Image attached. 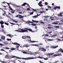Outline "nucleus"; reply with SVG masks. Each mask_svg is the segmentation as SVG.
Returning a JSON list of instances; mask_svg holds the SVG:
<instances>
[{
    "mask_svg": "<svg viewBox=\"0 0 63 63\" xmlns=\"http://www.w3.org/2000/svg\"><path fill=\"white\" fill-rule=\"evenodd\" d=\"M15 31H18V32H28V31L27 30L22 29H18V30H15Z\"/></svg>",
    "mask_w": 63,
    "mask_h": 63,
    "instance_id": "obj_1",
    "label": "nucleus"
},
{
    "mask_svg": "<svg viewBox=\"0 0 63 63\" xmlns=\"http://www.w3.org/2000/svg\"><path fill=\"white\" fill-rule=\"evenodd\" d=\"M26 37H27L28 38H26V41H31V37H30V36H26Z\"/></svg>",
    "mask_w": 63,
    "mask_h": 63,
    "instance_id": "obj_2",
    "label": "nucleus"
},
{
    "mask_svg": "<svg viewBox=\"0 0 63 63\" xmlns=\"http://www.w3.org/2000/svg\"><path fill=\"white\" fill-rule=\"evenodd\" d=\"M25 29H26V30H29V31H30V32H33V31H32V29H28L27 28H26Z\"/></svg>",
    "mask_w": 63,
    "mask_h": 63,
    "instance_id": "obj_3",
    "label": "nucleus"
},
{
    "mask_svg": "<svg viewBox=\"0 0 63 63\" xmlns=\"http://www.w3.org/2000/svg\"><path fill=\"white\" fill-rule=\"evenodd\" d=\"M58 47V46L57 45L56 46L54 47V46H52L51 47V48H57V47Z\"/></svg>",
    "mask_w": 63,
    "mask_h": 63,
    "instance_id": "obj_4",
    "label": "nucleus"
},
{
    "mask_svg": "<svg viewBox=\"0 0 63 63\" xmlns=\"http://www.w3.org/2000/svg\"><path fill=\"white\" fill-rule=\"evenodd\" d=\"M1 39L3 41H5V36H2L1 37Z\"/></svg>",
    "mask_w": 63,
    "mask_h": 63,
    "instance_id": "obj_5",
    "label": "nucleus"
},
{
    "mask_svg": "<svg viewBox=\"0 0 63 63\" xmlns=\"http://www.w3.org/2000/svg\"><path fill=\"white\" fill-rule=\"evenodd\" d=\"M32 59V58H22V59H25V60H26V59H27V60H28V59Z\"/></svg>",
    "mask_w": 63,
    "mask_h": 63,
    "instance_id": "obj_6",
    "label": "nucleus"
},
{
    "mask_svg": "<svg viewBox=\"0 0 63 63\" xmlns=\"http://www.w3.org/2000/svg\"><path fill=\"white\" fill-rule=\"evenodd\" d=\"M53 54H54V53H52L50 54H47V55H48V56H49V55H53Z\"/></svg>",
    "mask_w": 63,
    "mask_h": 63,
    "instance_id": "obj_7",
    "label": "nucleus"
},
{
    "mask_svg": "<svg viewBox=\"0 0 63 63\" xmlns=\"http://www.w3.org/2000/svg\"><path fill=\"white\" fill-rule=\"evenodd\" d=\"M0 24L1 25H3V24H4V22L3 21H0Z\"/></svg>",
    "mask_w": 63,
    "mask_h": 63,
    "instance_id": "obj_8",
    "label": "nucleus"
},
{
    "mask_svg": "<svg viewBox=\"0 0 63 63\" xmlns=\"http://www.w3.org/2000/svg\"><path fill=\"white\" fill-rule=\"evenodd\" d=\"M26 3L24 2L23 4L21 5V6H24L26 5Z\"/></svg>",
    "mask_w": 63,
    "mask_h": 63,
    "instance_id": "obj_9",
    "label": "nucleus"
},
{
    "mask_svg": "<svg viewBox=\"0 0 63 63\" xmlns=\"http://www.w3.org/2000/svg\"><path fill=\"white\" fill-rule=\"evenodd\" d=\"M32 46H36V47H38V45L37 44H32Z\"/></svg>",
    "mask_w": 63,
    "mask_h": 63,
    "instance_id": "obj_10",
    "label": "nucleus"
},
{
    "mask_svg": "<svg viewBox=\"0 0 63 63\" xmlns=\"http://www.w3.org/2000/svg\"><path fill=\"white\" fill-rule=\"evenodd\" d=\"M40 13H45V11H41L39 12Z\"/></svg>",
    "mask_w": 63,
    "mask_h": 63,
    "instance_id": "obj_11",
    "label": "nucleus"
},
{
    "mask_svg": "<svg viewBox=\"0 0 63 63\" xmlns=\"http://www.w3.org/2000/svg\"><path fill=\"white\" fill-rule=\"evenodd\" d=\"M17 57H15V58H16L15 59L16 60H17V59H21V58H20Z\"/></svg>",
    "mask_w": 63,
    "mask_h": 63,
    "instance_id": "obj_12",
    "label": "nucleus"
},
{
    "mask_svg": "<svg viewBox=\"0 0 63 63\" xmlns=\"http://www.w3.org/2000/svg\"><path fill=\"white\" fill-rule=\"evenodd\" d=\"M32 21H33V22H36L37 23H38V21H34L33 20V19L32 20Z\"/></svg>",
    "mask_w": 63,
    "mask_h": 63,
    "instance_id": "obj_13",
    "label": "nucleus"
},
{
    "mask_svg": "<svg viewBox=\"0 0 63 63\" xmlns=\"http://www.w3.org/2000/svg\"><path fill=\"white\" fill-rule=\"evenodd\" d=\"M13 44L14 45H19V46H20V45L17 43H14Z\"/></svg>",
    "mask_w": 63,
    "mask_h": 63,
    "instance_id": "obj_14",
    "label": "nucleus"
},
{
    "mask_svg": "<svg viewBox=\"0 0 63 63\" xmlns=\"http://www.w3.org/2000/svg\"><path fill=\"white\" fill-rule=\"evenodd\" d=\"M12 35H11L10 34H7V36H9L10 37V38H12V36H11Z\"/></svg>",
    "mask_w": 63,
    "mask_h": 63,
    "instance_id": "obj_15",
    "label": "nucleus"
},
{
    "mask_svg": "<svg viewBox=\"0 0 63 63\" xmlns=\"http://www.w3.org/2000/svg\"><path fill=\"white\" fill-rule=\"evenodd\" d=\"M9 9H10V10H12V11H14V10L13 9H12V8H11V6H9Z\"/></svg>",
    "mask_w": 63,
    "mask_h": 63,
    "instance_id": "obj_16",
    "label": "nucleus"
},
{
    "mask_svg": "<svg viewBox=\"0 0 63 63\" xmlns=\"http://www.w3.org/2000/svg\"><path fill=\"white\" fill-rule=\"evenodd\" d=\"M42 51H44V52H45V51H46V50L44 48H43Z\"/></svg>",
    "mask_w": 63,
    "mask_h": 63,
    "instance_id": "obj_17",
    "label": "nucleus"
},
{
    "mask_svg": "<svg viewBox=\"0 0 63 63\" xmlns=\"http://www.w3.org/2000/svg\"><path fill=\"white\" fill-rule=\"evenodd\" d=\"M28 21V23H34L33 22L30 21V20Z\"/></svg>",
    "mask_w": 63,
    "mask_h": 63,
    "instance_id": "obj_18",
    "label": "nucleus"
},
{
    "mask_svg": "<svg viewBox=\"0 0 63 63\" xmlns=\"http://www.w3.org/2000/svg\"><path fill=\"white\" fill-rule=\"evenodd\" d=\"M10 23L11 24H13L14 25H15V24H16V25H18V24L17 23V24H14V23H12L11 22H10Z\"/></svg>",
    "mask_w": 63,
    "mask_h": 63,
    "instance_id": "obj_19",
    "label": "nucleus"
},
{
    "mask_svg": "<svg viewBox=\"0 0 63 63\" xmlns=\"http://www.w3.org/2000/svg\"><path fill=\"white\" fill-rule=\"evenodd\" d=\"M43 48L40 47L39 48V49H40V50L42 51Z\"/></svg>",
    "mask_w": 63,
    "mask_h": 63,
    "instance_id": "obj_20",
    "label": "nucleus"
},
{
    "mask_svg": "<svg viewBox=\"0 0 63 63\" xmlns=\"http://www.w3.org/2000/svg\"><path fill=\"white\" fill-rule=\"evenodd\" d=\"M32 24V26H36V25H37L36 24L34 23Z\"/></svg>",
    "mask_w": 63,
    "mask_h": 63,
    "instance_id": "obj_21",
    "label": "nucleus"
},
{
    "mask_svg": "<svg viewBox=\"0 0 63 63\" xmlns=\"http://www.w3.org/2000/svg\"><path fill=\"white\" fill-rule=\"evenodd\" d=\"M60 6H57V8L58 9H60Z\"/></svg>",
    "mask_w": 63,
    "mask_h": 63,
    "instance_id": "obj_22",
    "label": "nucleus"
},
{
    "mask_svg": "<svg viewBox=\"0 0 63 63\" xmlns=\"http://www.w3.org/2000/svg\"><path fill=\"white\" fill-rule=\"evenodd\" d=\"M23 16L21 15L20 16H19V18H23Z\"/></svg>",
    "mask_w": 63,
    "mask_h": 63,
    "instance_id": "obj_23",
    "label": "nucleus"
},
{
    "mask_svg": "<svg viewBox=\"0 0 63 63\" xmlns=\"http://www.w3.org/2000/svg\"><path fill=\"white\" fill-rule=\"evenodd\" d=\"M52 24H58V23L56 22L53 23Z\"/></svg>",
    "mask_w": 63,
    "mask_h": 63,
    "instance_id": "obj_24",
    "label": "nucleus"
},
{
    "mask_svg": "<svg viewBox=\"0 0 63 63\" xmlns=\"http://www.w3.org/2000/svg\"><path fill=\"white\" fill-rule=\"evenodd\" d=\"M48 17V16H45V18H46V19H47V17Z\"/></svg>",
    "mask_w": 63,
    "mask_h": 63,
    "instance_id": "obj_25",
    "label": "nucleus"
},
{
    "mask_svg": "<svg viewBox=\"0 0 63 63\" xmlns=\"http://www.w3.org/2000/svg\"><path fill=\"white\" fill-rule=\"evenodd\" d=\"M24 47H28V46L27 45H24Z\"/></svg>",
    "mask_w": 63,
    "mask_h": 63,
    "instance_id": "obj_26",
    "label": "nucleus"
},
{
    "mask_svg": "<svg viewBox=\"0 0 63 63\" xmlns=\"http://www.w3.org/2000/svg\"><path fill=\"white\" fill-rule=\"evenodd\" d=\"M22 38L23 39H25L26 38V36H23L22 37Z\"/></svg>",
    "mask_w": 63,
    "mask_h": 63,
    "instance_id": "obj_27",
    "label": "nucleus"
},
{
    "mask_svg": "<svg viewBox=\"0 0 63 63\" xmlns=\"http://www.w3.org/2000/svg\"><path fill=\"white\" fill-rule=\"evenodd\" d=\"M60 51H61V52H62L63 53V50H62V49L60 48Z\"/></svg>",
    "mask_w": 63,
    "mask_h": 63,
    "instance_id": "obj_28",
    "label": "nucleus"
},
{
    "mask_svg": "<svg viewBox=\"0 0 63 63\" xmlns=\"http://www.w3.org/2000/svg\"><path fill=\"white\" fill-rule=\"evenodd\" d=\"M55 28H59V26H54Z\"/></svg>",
    "mask_w": 63,
    "mask_h": 63,
    "instance_id": "obj_29",
    "label": "nucleus"
},
{
    "mask_svg": "<svg viewBox=\"0 0 63 63\" xmlns=\"http://www.w3.org/2000/svg\"><path fill=\"white\" fill-rule=\"evenodd\" d=\"M4 24H6V25H9V24L8 23H5Z\"/></svg>",
    "mask_w": 63,
    "mask_h": 63,
    "instance_id": "obj_30",
    "label": "nucleus"
},
{
    "mask_svg": "<svg viewBox=\"0 0 63 63\" xmlns=\"http://www.w3.org/2000/svg\"><path fill=\"white\" fill-rule=\"evenodd\" d=\"M38 57L39 58H40L41 59H43V58H44V57Z\"/></svg>",
    "mask_w": 63,
    "mask_h": 63,
    "instance_id": "obj_31",
    "label": "nucleus"
},
{
    "mask_svg": "<svg viewBox=\"0 0 63 63\" xmlns=\"http://www.w3.org/2000/svg\"><path fill=\"white\" fill-rule=\"evenodd\" d=\"M11 50H15L16 49L15 48H12L11 49Z\"/></svg>",
    "mask_w": 63,
    "mask_h": 63,
    "instance_id": "obj_32",
    "label": "nucleus"
},
{
    "mask_svg": "<svg viewBox=\"0 0 63 63\" xmlns=\"http://www.w3.org/2000/svg\"><path fill=\"white\" fill-rule=\"evenodd\" d=\"M4 44L5 45H8V43H6V42H4Z\"/></svg>",
    "mask_w": 63,
    "mask_h": 63,
    "instance_id": "obj_33",
    "label": "nucleus"
},
{
    "mask_svg": "<svg viewBox=\"0 0 63 63\" xmlns=\"http://www.w3.org/2000/svg\"><path fill=\"white\" fill-rule=\"evenodd\" d=\"M33 17H38V16H37V15H36L34 16H33Z\"/></svg>",
    "mask_w": 63,
    "mask_h": 63,
    "instance_id": "obj_34",
    "label": "nucleus"
},
{
    "mask_svg": "<svg viewBox=\"0 0 63 63\" xmlns=\"http://www.w3.org/2000/svg\"><path fill=\"white\" fill-rule=\"evenodd\" d=\"M42 1H41L39 2L38 4H42Z\"/></svg>",
    "mask_w": 63,
    "mask_h": 63,
    "instance_id": "obj_35",
    "label": "nucleus"
},
{
    "mask_svg": "<svg viewBox=\"0 0 63 63\" xmlns=\"http://www.w3.org/2000/svg\"><path fill=\"white\" fill-rule=\"evenodd\" d=\"M26 5H27V6H28L29 7H30V5H29V4H28V3H26Z\"/></svg>",
    "mask_w": 63,
    "mask_h": 63,
    "instance_id": "obj_36",
    "label": "nucleus"
},
{
    "mask_svg": "<svg viewBox=\"0 0 63 63\" xmlns=\"http://www.w3.org/2000/svg\"><path fill=\"white\" fill-rule=\"evenodd\" d=\"M32 10L33 11H36V13H37V11L36 10H35V9H33Z\"/></svg>",
    "mask_w": 63,
    "mask_h": 63,
    "instance_id": "obj_37",
    "label": "nucleus"
},
{
    "mask_svg": "<svg viewBox=\"0 0 63 63\" xmlns=\"http://www.w3.org/2000/svg\"><path fill=\"white\" fill-rule=\"evenodd\" d=\"M2 11H3V12H4V13L5 14H6V11H4V10H3V9H2Z\"/></svg>",
    "mask_w": 63,
    "mask_h": 63,
    "instance_id": "obj_38",
    "label": "nucleus"
},
{
    "mask_svg": "<svg viewBox=\"0 0 63 63\" xmlns=\"http://www.w3.org/2000/svg\"><path fill=\"white\" fill-rule=\"evenodd\" d=\"M39 6H40V7H42L43 6L42 4H38Z\"/></svg>",
    "mask_w": 63,
    "mask_h": 63,
    "instance_id": "obj_39",
    "label": "nucleus"
},
{
    "mask_svg": "<svg viewBox=\"0 0 63 63\" xmlns=\"http://www.w3.org/2000/svg\"><path fill=\"white\" fill-rule=\"evenodd\" d=\"M56 9H57V7H55L54 8V10H56Z\"/></svg>",
    "mask_w": 63,
    "mask_h": 63,
    "instance_id": "obj_40",
    "label": "nucleus"
},
{
    "mask_svg": "<svg viewBox=\"0 0 63 63\" xmlns=\"http://www.w3.org/2000/svg\"><path fill=\"white\" fill-rule=\"evenodd\" d=\"M23 53H24V54H27V52L25 51L23 52Z\"/></svg>",
    "mask_w": 63,
    "mask_h": 63,
    "instance_id": "obj_41",
    "label": "nucleus"
},
{
    "mask_svg": "<svg viewBox=\"0 0 63 63\" xmlns=\"http://www.w3.org/2000/svg\"><path fill=\"white\" fill-rule=\"evenodd\" d=\"M16 57H17L16 56H14L12 57V58H15Z\"/></svg>",
    "mask_w": 63,
    "mask_h": 63,
    "instance_id": "obj_42",
    "label": "nucleus"
},
{
    "mask_svg": "<svg viewBox=\"0 0 63 63\" xmlns=\"http://www.w3.org/2000/svg\"><path fill=\"white\" fill-rule=\"evenodd\" d=\"M47 7L48 8H51V7L50 6H47Z\"/></svg>",
    "mask_w": 63,
    "mask_h": 63,
    "instance_id": "obj_43",
    "label": "nucleus"
},
{
    "mask_svg": "<svg viewBox=\"0 0 63 63\" xmlns=\"http://www.w3.org/2000/svg\"><path fill=\"white\" fill-rule=\"evenodd\" d=\"M0 45L1 46H4V44H2L1 43H0Z\"/></svg>",
    "mask_w": 63,
    "mask_h": 63,
    "instance_id": "obj_44",
    "label": "nucleus"
},
{
    "mask_svg": "<svg viewBox=\"0 0 63 63\" xmlns=\"http://www.w3.org/2000/svg\"><path fill=\"white\" fill-rule=\"evenodd\" d=\"M7 40L8 41H11V39H7Z\"/></svg>",
    "mask_w": 63,
    "mask_h": 63,
    "instance_id": "obj_45",
    "label": "nucleus"
},
{
    "mask_svg": "<svg viewBox=\"0 0 63 63\" xmlns=\"http://www.w3.org/2000/svg\"><path fill=\"white\" fill-rule=\"evenodd\" d=\"M34 12H32L30 13V14L31 15H33V13Z\"/></svg>",
    "mask_w": 63,
    "mask_h": 63,
    "instance_id": "obj_46",
    "label": "nucleus"
},
{
    "mask_svg": "<svg viewBox=\"0 0 63 63\" xmlns=\"http://www.w3.org/2000/svg\"><path fill=\"white\" fill-rule=\"evenodd\" d=\"M31 43H34L35 42H36V41H32L31 42Z\"/></svg>",
    "mask_w": 63,
    "mask_h": 63,
    "instance_id": "obj_47",
    "label": "nucleus"
},
{
    "mask_svg": "<svg viewBox=\"0 0 63 63\" xmlns=\"http://www.w3.org/2000/svg\"><path fill=\"white\" fill-rule=\"evenodd\" d=\"M61 53H60L59 54H58L57 55V56H59L60 55H61Z\"/></svg>",
    "mask_w": 63,
    "mask_h": 63,
    "instance_id": "obj_48",
    "label": "nucleus"
},
{
    "mask_svg": "<svg viewBox=\"0 0 63 63\" xmlns=\"http://www.w3.org/2000/svg\"><path fill=\"white\" fill-rule=\"evenodd\" d=\"M1 27H2V28H4V25H1Z\"/></svg>",
    "mask_w": 63,
    "mask_h": 63,
    "instance_id": "obj_49",
    "label": "nucleus"
},
{
    "mask_svg": "<svg viewBox=\"0 0 63 63\" xmlns=\"http://www.w3.org/2000/svg\"><path fill=\"white\" fill-rule=\"evenodd\" d=\"M5 57H9V55H6L5 56Z\"/></svg>",
    "mask_w": 63,
    "mask_h": 63,
    "instance_id": "obj_50",
    "label": "nucleus"
},
{
    "mask_svg": "<svg viewBox=\"0 0 63 63\" xmlns=\"http://www.w3.org/2000/svg\"><path fill=\"white\" fill-rule=\"evenodd\" d=\"M0 50H1V51H4V50L3 49H2Z\"/></svg>",
    "mask_w": 63,
    "mask_h": 63,
    "instance_id": "obj_51",
    "label": "nucleus"
},
{
    "mask_svg": "<svg viewBox=\"0 0 63 63\" xmlns=\"http://www.w3.org/2000/svg\"><path fill=\"white\" fill-rule=\"evenodd\" d=\"M55 57L56 56H57V55L56 54H55L54 55H53Z\"/></svg>",
    "mask_w": 63,
    "mask_h": 63,
    "instance_id": "obj_52",
    "label": "nucleus"
},
{
    "mask_svg": "<svg viewBox=\"0 0 63 63\" xmlns=\"http://www.w3.org/2000/svg\"><path fill=\"white\" fill-rule=\"evenodd\" d=\"M48 29H51V28H52V27H48Z\"/></svg>",
    "mask_w": 63,
    "mask_h": 63,
    "instance_id": "obj_53",
    "label": "nucleus"
},
{
    "mask_svg": "<svg viewBox=\"0 0 63 63\" xmlns=\"http://www.w3.org/2000/svg\"><path fill=\"white\" fill-rule=\"evenodd\" d=\"M58 16H63V15H58Z\"/></svg>",
    "mask_w": 63,
    "mask_h": 63,
    "instance_id": "obj_54",
    "label": "nucleus"
},
{
    "mask_svg": "<svg viewBox=\"0 0 63 63\" xmlns=\"http://www.w3.org/2000/svg\"><path fill=\"white\" fill-rule=\"evenodd\" d=\"M45 35L46 36H47V37L48 36V34H45Z\"/></svg>",
    "mask_w": 63,
    "mask_h": 63,
    "instance_id": "obj_55",
    "label": "nucleus"
},
{
    "mask_svg": "<svg viewBox=\"0 0 63 63\" xmlns=\"http://www.w3.org/2000/svg\"><path fill=\"white\" fill-rule=\"evenodd\" d=\"M45 4L46 5H47V2H45Z\"/></svg>",
    "mask_w": 63,
    "mask_h": 63,
    "instance_id": "obj_56",
    "label": "nucleus"
},
{
    "mask_svg": "<svg viewBox=\"0 0 63 63\" xmlns=\"http://www.w3.org/2000/svg\"><path fill=\"white\" fill-rule=\"evenodd\" d=\"M48 26H51V25L48 24Z\"/></svg>",
    "mask_w": 63,
    "mask_h": 63,
    "instance_id": "obj_57",
    "label": "nucleus"
},
{
    "mask_svg": "<svg viewBox=\"0 0 63 63\" xmlns=\"http://www.w3.org/2000/svg\"><path fill=\"white\" fill-rule=\"evenodd\" d=\"M15 11H12L11 12V13H13V14H14L15 13Z\"/></svg>",
    "mask_w": 63,
    "mask_h": 63,
    "instance_id": "obj_58",
    "label": "nucleus"
},
{
    "mask_svg": "<svg viewBox=\"0 0 63 63\" xmlns=\"http://www.w3.org/2000/svg\"><path fill=\"white\" fill-rule=\"evenodd\" d=\"M52 40L53 39H48V41H52Z\"/></svg>",
    "mask_w": 63,
    "mask_h": 63,
    "instance_id": "obj_59",
    "label": "nucleus"
},
{
    "mask_svg": "<svg viewBox=\"0 0 63 63\" xmlns=\"http://www.w3.org/2000/svg\"><path fill=\"white\" fill-rule=\"evenodd\" d=\"M27 10L28 11V10H30V8H27Z\"/></svg>",
    "mask_w": 63,
    "mask_h": 63,
    "instance_id": "obj_60",
    "label": "nucleus"
},
{
    "mask_svg": "<svg viewBox=\"0 0 63 63\" xmlns=\"http://www.w3.org/2000/svg\"><path fill=\"white\" fill-rule=\"evenodd\" d=\"M57 36V34H56L54 35L53 36H52V37H53V36Z\"/></svg>",
    "mask_w": 63,
    "mask_h": 63,
    "instance_id": "obj_61",
    "label": "nucleus"
},
{
    "mask_svg": "<svg viewBox=\"0 0 63 63\" xmlns=\"http://www.w3.org/2000/svg\"><path fill=\"white\" fill-rule=\"evenodd\" d=\"M43 44H42L40 43V44H39V45L40 46H41V45H43Z\"/></svg>",
    "mask_w": 63,
    "mask_h": 63,
    "instance_id": "obj_62",
    "label": "nucleus"
},
{
    "mask_svg": "<svg viewBox=\"0 0 63 63\" xmlns=\"http://www.w3.org/2000/svg\"><path fill=\"white\" fill-rule=\"evenodd\" d=\"M6 3V2L5 1H4V2H2V3H3V4H5Z\"/></svg>",
    "mask_w": 63,
    "mask_h": 63,
    "instance_id": "obj_63",
    "label": "nucleus"
},
{
    "mask_svg": "<svg viewBox=\"0 0 63 63\" xmlns=\"http://www.w3.org/2000/svg\"><path fill=\"white\" fill-rule=\"evenodd\" d=\"M12 62H13V63H16V62H15L14 61H12Z\"/></svg>",
    "mask_w": 63,
    "mask_h": 63,
    "instance_id": "obj_64",
    "label": "nucleus"
}]
</instances>
